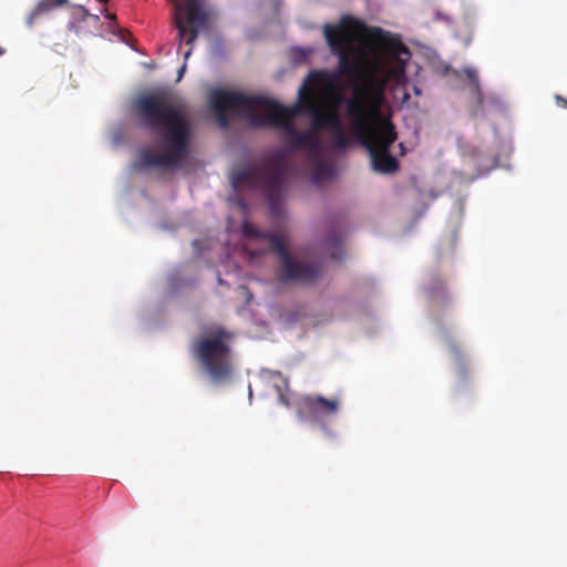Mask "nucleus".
Here are the masks:
<instances>
[{
	"instance_id": "nucleus-1",
	"label": "nucleus",
	"mask_w": 567,
	"mask_h": 567,
	"mask_svg": "<svg viewBox=\"0 0 567 567\" xmlns=\"http://www.w3.org/2000/svg\"><path fill=\"white\" fill-rule=\"evenodd\" d=\"M344 17L337 25L327 24L324 37L331 52L338 55L341 74L350 79L351 96L346 100V112L357 142H394L396 132L391 122L385 89L390 81H405V68L411 58L409 48L399 35L372 28L371 41L382 53L372 58L365 48L351 42Z\"/></svg>"
},
{
	"instance_id": "nucleus-2",
	"label": "nucleus",
	"mask_w": 567,
	"mask_h": 567,
	"mask_svg": "<svg viewBox=\"0 0 567 567\" xmlns=\"http://www.w3.org/2000/svg\"><path fill=\"white\" fill-rule=\"evenodd\" d=\"M343 95L336 87V79L324 71H313L298 91V103L285 107L277 102L240 92L216 89L209 95V105L218 124L226 128L230 116L245 120L254 127L277 128L295 134L292 121L297 114L310 117L312 131L341 130L340 105Z\"/></svg>"
},
{
	"instance_id": "nucleus-3",
	"label": "nucleus",
	"mask_w": 567,
	"mask_h": 567,
	"mask_svg": "<svg viewBox=\"0 0 567 567\" xmlns=\"http://www.w3.org/2000/svg\"><path fill=\"white\" fill-rule=\"evenodd\" d=\"M353 144H285L284 148L261 155L254 165L234 169V188L244 185L262 188L271 215L279 217L286 182L291 175L308 177L313 184L332 178L337 172L336 156Z\"/></svg>"
},
{
	"instance_id": "nucleus-4",
	"label": "nucleus",
	"mask_w": 567,
	"mask_h": 567,
	"mask_svg": "<svg viewBox=\"0 0 567 567\" xmlns=\"http://www.w3.org/2000/svg\"><path fill=\"white\" fill-rule=\"evenodd\" d=\"M133 110L141 124L163 135L165 142H189L193 120L185 101L171 92L156 91L137 96Z\"/></svg>"
},
{
	"instance_id": "nucleus-5",
	"label": "nucleus",
	"mask_w": 567,
	"mask_h": 567,
	"mask_svg": "<svg viewBox=\"0 0 567 567\" xmlns=\"http://www.w3.org/2000/svg\"><path fill=\"white\" fill-rule=\"evenodd\" d=\"M241 233L246 238L262 239L269 243L271 252L280 259V265L276 272L280 284L311 285L320 278L322 265L319 261L299 259L291 255L281 235L259 230L248 220L243 221Z\"/></svg>"
},
{
	"instance_id": "nucleus-6",
	"label": "nucleus",
	"mask_w": 567,
	"mask_h": 567,
	"mask_svg": "<svg viewBox=\"0 0 567 567\" xmlns=\"http://www.w3.org/2000/svg\"><path fill=\"white\" fill-rule=\"evenodd\" d=\"M234 334L221 327L198 336L192 344V354L214 383H224L234 373L231 342Z\"/></svg>"
},
{
	"instance_id": "nucleus-7",
	"label": "nucleus",
	"mask_w": 567,
	"mask_h": 567,
	"mask_svg": "<svg viewBox=\"0 0 567 567\" xmlns=\"http://www.w3.org/2000/svg\"><path fill=\"white\" fill-rule=\"evenodd\" d=\"M155 150H144L133 163L135 171H155L167 173L186 169L190 166V144H161Z\"/></svg>"
},
{
	"instance_id": "nucleus-8",
	"label": "nucleus",
	"mask_w": 567,
	"mask_h": 567,
	"mask_svg": "<svg viewBox=\"0 0 567 567\" xmlns=\"http://www.w3.org/2000/svg\"><path fill=\"white\" fill-rule=\"evenodd\" d=\"M206 21L202 0H174V23L181 42L192 45Z\"/></svg>"
},
{
	"instance_id": "nucleus-9",
	"label": "nucleus",
	"mask_w": 567,
	"mask_h": 567,
	"mask_svg": "<svg viewBox=\"0 0 567 567\" xmlns=\"http://www.w3.org/2000/svg\"><path fill=\"white\" fill-rule=\"evenodd\" d=\"M370 155L371 166L374 172L392 174L399 169V162L394 155L396 150L403 156L406 153L405 144H360Z\"/></svg>"
},
{
	"instance_id": "nucleus-10",
	"label": "nucleus",
	"mask_w": 567,
	"mask_h": 567,
	"mask_svg": "<svg viewBox=\"0 0 567 567\" xmlns=\"http://www.w3.org/2000/svg\"><path fill=\"white\" fill-rule=\"evenodd\" d=\"M338 399H326L322 395H307L301 402V413L305 417L316 423H322L324 419L339 412Z\"/></svg>"
},
{
	"instance_id": "nucleus-11",
	"label": "nucleus",
	"mask_w": 567,
	"mask_h": 567,
	"mask_svg": "<svg viewBox=\"0 0 567 567\" xmlns=\"http://www.w3.org/2000/svg\"><path fill=\"white\" fill-rule=\"evenodd\" d=\"M79 18L70 22V30H73L76 35L93 34L100 28V17L91 14L84 7L76 9Z\"/></svg>"
},
{
	"instance_id": "nucleus-12",
	"label": "nucleus",
	"mask_w": 567,
	"mask_h": 567,
	"mask_svg": "<svg viewBox=\"0 0 567 567\" xmlns=\"http://www.w3.org/2000/svg\"><path fill=\"white\" fill-rule=\"evenodd\" d=\"M66 3L68 0H40L27 17V25L32 28L43 16L64 7Z\"/></svg>"
},
{
	"instance_id": "nucleus-13",
	"label": "nucleus",
	"mask_w": 567,
	"mask_h": 567,
	"mask_svg": "<svg viewBox=\"0 0 567 567\" xmlns=\"http://www.w3.org/2000/svg\"><path fill=\"white\" fill-rule=\"evenodd\" d=\"M466 162L468 166H473L477 169L478 175H483L489 169L494 167V159L491 156L484 155L480 152H476L473 148L466 156Z\"/></svg>"
},
{
	"instance_id": "nucleus-14",
	"label": "nucleus",
	"mask_w": 567,
	"mask_h": 567,
	"mask_svg": "<svg viewBox=\"0 0 567 567\" xmlns=\"http://www.w3.org/2000/svg\"><path fill=\"white\" fill-rule=\"evenodd\" d=\"M326 245L330 251V256L333 260H340L343 257V250L341 247V237L339 235H331L327 238Z\"/></svg>"
},
{
	"instance_id": "nucleus-15",
	"label": "nucleus",
	"mask_w": 567,
	"mask_h": 567,
	"mask_svg": "<svg viewBox=\"0 0 567 567\" xmlns=\"http://www.w3.org/2000/svg\"><path fill=\"white\" fill-rule=\"evenodd\" d=\"M464 73H465L467 80L470 81L471 89H472L473 93L477 97L478 104H481L483 102V96H482L478 75H477L476 70H474L472 68H467L464 70Z\"/></svg>"
},
{
	"instance_id": "nucleus-16",
	"label": "nucleus",
	"mask_w": 567,
	"mask_h": 567,
	"mask_svg": "<svg viewBox=\"0 0 567 567\" xmlns=\"http://www.w3.org/2000/svg\"><path fill=\"white\" fill-rule=\"evenodd\" d=\"M289 142L299 143V142H320V141L319 140H310V138L296 137L293 140H290Z\"/></svg>"
},
{
	"instance_id": "nucleus-17",
	"label": "nucleus",
	"mask_w": 567,
	"mask_h": 567,
	"mask_svg": "<svg viewBox=\"0 0 567 567\" xmlns=\"http://www.w3.org/2000/svg\"><path fill=\"white\" fill-rule=\"evenodd\" d=\"M333 142H349L342 134H339V136Z\"/></svg>"
},
{
	"instance_id": "nucleus-18",
	"label": "nucleus",
	"mask_w": 567,
	"mask_h": 567,
	"mask_svg": "<svg viewBox=\"0 0 567 567\" xmlns=\"http://www.w3.org/2000/svg\"><path fill=\"white\" fill-rule=\"evenodd\" d=\"M190 54H192V49L187 50V51L184 53V58H185V59H188Z\"/></svg>"
},
{
	"instance_id": "nucleus-19",
	"label": "nucleus",
	"mask_w": 567,
	"mask_h": 567,
	"mask_svg": "<svg viewBox=\"0 0 567 567\" xmlns=\"http://www.w3.org/2000/svg\"><path fill=\"white\" fill-rule=\"evenodd\" d=\"M265 251L264 250H258V251H255V252H250L251 256H258V255H262Z\"/></svg>"
},
{
	"instance_id": "nucleus-20",
	"label": "nucleus",
	"mask_w": 567,
	"mask_h": 567,
	"mask_svg": "<svg viewBox=\"0 0 567 567\" xmlns=\"http://www.w3.org/2000/svg\"><path fill=\"white\" fill-rule=\"evenodd\" d=\"M557 100H558V101H560V102H563V103H564V105H566V106H567V101H566V100H564V99H563V97H560V96H557Z\"/></svg>"
},
{
	"instance_id": "nucleus-21",
	"label": "nucleus",
	"mask_w": 567,
	"mask_h": 567,
	"mask_svg": "<svg viewBox=\"0 0 567 567\" xmlns=\"http://www.w3.org/2000/svg\"><path fill=\"white\" fill-rule=\"evenodd\" d=\"M4 53H6V50L0 47V56L3 55Z\"/></svg>"
},
{
	"instance_id": "nucleus-22",
	"label": "nucleus",
	"mask_w": 567,
	"mask_h": 567,
	"mask_svg": "<svg viewBox=\"0 0 567 567\" xmlns=\"http://www.w3.org/2000/svg\"><path fill=\"white\" fill-rule=\"evenodd\" d=\"M106 18H110V19H115V16L114 14H106Z\"/></svg>"
}]
</instances>
